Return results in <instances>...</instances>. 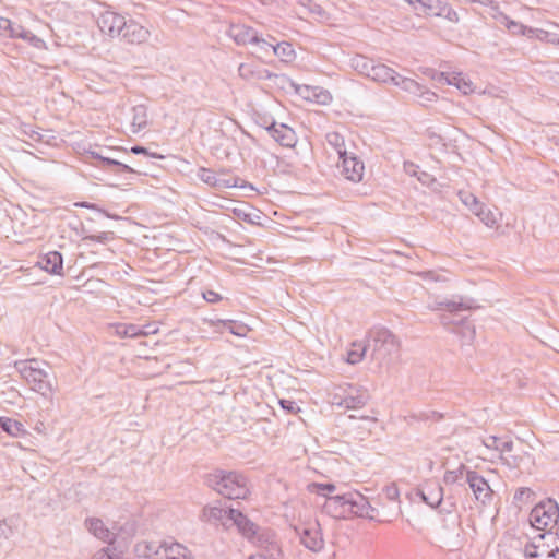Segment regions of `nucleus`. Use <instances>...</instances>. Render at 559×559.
Here are the masks:
<instances>
[{
  "mask_svg": "<svg viewBox=\"0 0 559 559\" xmlns=\"http://www.w3.org/2000/svg\"><path fill=\"white\" fill-rule=\"evenodd\" d=\"M323 511L334 519H348L350 516L376 520L377 509L359 491L352 490L342 495L326 497Z\"/></svg>",
  "mask_w": 559,
  "mask_h": 559,
  "instance_id": "obj_1",
  "label": "nucleus"
},
{
  "mask_svg": "<svg viewBox=\"0 0 559 559\" xmlns=\"http://www.w3.org/2000/svg\"><path fill=\"white\" fill-rule=\"evenodd\" d=\"M204 483L218 495L230 499H246L250 492L249 480L240 472L215 469L205 475Z\"/></svg>",
  "mask_w": 559,
  "mask_h": 559,
  "instance_id": "obj_2",
  "label": "nucleus"
},
{
  "mask_svg": "<svg viewBox=\"0 0 559 559\" xmlns=\"http://www.w3.org/2000/svg\"><path fill=\"white\" fill-rule=\"evenodd\" d=\"M474 299H464L461 296L454 297L453 299H444L437 302V310L443 311L440 316L442 325L449 328L454 325L453 332L463 333V336L468 341H472L475 335V329L468 322L466 318L460 316V312L471 310L475 307Z\"/></svg>",
  "mask_w": 559,
  "mask_h": 559,
  "instance_id": "obj_3",
  "label": "nucleus"
},
{
  "mask_svg": "<svg viewBox=\"0 0 559 559\" xmlns=\"http://www.w3.org/2000/svg\"><path fill=\"white\" fill-rule=\"evenodd\" d=\"M370 356L380 365L390 364L399 356L400 341L386 328L376 326L372 328L367 337Z\"/></svg>",
  "mask_w": 559,
  "mask_h": 559,
  "instance_id": "obj_4",
  "label": "nucleus"
},
{
  "mask_svg": "<svg viewBox=\"0 0 559 559\" xmlns=\"http://www.w3.org/2000/svg\"><path fill=\"white\" fill-rule=\"evenodd\" d=\"M14 368L29 384L31 389L47 400H52L55 388L49 374L38 366V360L27 359L14 362Z\"/></svg>",
  "mask_w": 559,
  "mask_h": 559,
  "instance_id": "obj_5",
  "label": "nucleus"
},
{
  "mask_svg": "<svg viewBox=\"0 0 559 559\" xmlns=\"http://www.w3.org/2000/svg\"><path fill=\"white\" fill-rule=\"evenodd\" d=\"M229 520L242 537L255 546L271 544L273 536H275L273 531L258 526L237 509L229 512Z\"/></svg>",
  "mask_w": 559,
  "mask_h": 559,
  "instance_id": "obj_6",
  "label": "nucleus"
},
{
  "mask_svg": "<svg viewBox=\"0 0 559 559\" xmlns=\"http://www.w3.org/2000/svg\"><path fill=\"white\" fill-rule=\"evenodd\" d=\"M559 520V507L556 500L545 499L537 503L530 512L528 521L531 525L538 530L548 532Z\"/></svg>",
  "mask_w": 559,
  "mask_h": 559,
  "instance_id": "obj_7",
  "label": "nucleus"
},
{
  "mask_svg": "<svg viewBox=\"0 0 559 559\" xmlns=\"http://www.w3.org/2000/svg\"><path fill=\"white\" fill-rule=\"evenodd\" d=\"M370 80L378 83H391L409 93H416L420 90L419 84L413 79L402 76L392 68L376 61L373 62Z\"/></svg>",
  "mask_w": 559,
  "mask_h": 559,
  "instance_id": "obj_8",
  "label": "nucleus"
},
{
  "mask_svg": "<svg viewBox=\"0 0 559 559\" xmlns=\"http://www.w3.org/2000/svg\"><path fill=\"white\" fill-rule=\"evenodd\" d=\"M87 154L94 158L100 162V165L98 167L110 171L115 176L119 177L121 180L124 181V183H130L133 176L139 174L135 169H133L131 166H129L126 163H122L116 158L105 156L98 151H87Z\"/></svg>",
  "mask_w": 559,
  "mask_h": 559,
  "instance_id": "obj_9",
  "label": "nucleus"
},
{
  "mask_svg": "<svg viewBox=\"0 0 559 559\" xmlns=\"http://www.w3.org/2000/svg\"><path fill=\"white\" fill-rule=\"evenodd\" d=\"M369 395L366 390L348 385L344 391V395L334 394L332 404L346 409H358L364 407L368 402Z\"/></svg>",
  "mask_w": 559,
  "mask_h": 559,
  "instance_id": "obj_10",
  "label": "nucleus"
},
{
  "mask_svg": "<svg viewBox=\"0 0 559 559\" xmlns=\"http://www.w3.org/2000/svg\"><path fill=\"white\" fill-rule=\"evenodd\" d=\"M466 484L473 491L476 501L484 506L491 502L493 491L488 481L476 471L466 472Z\"/></svg>",
  "mask_w": 559,
  "mask_h": 559,
  "instance_id": "obj_11",
  "label": "nucleus"
},
{
  "mask_svg": "<svg viewBox=\"0 0 559 559\" xmlns=\"http://www.w3.org/2000/svg\"><path fill=\"white\" fill-rule=\"evenodd\" d=\"M265 131L283 147L293 148L297 143V135L294 129L285 123H277L274 119L265 126Z\"/></svg>",
  "mask_w": 559,
  "mask_h": 559,
  "instance_id": "obj_12",
  "label": "nucleus"
},
{
  "mask_svg": "<svg viewBox=\"0 0 559 559\" xmlns=\"http://www.w3.org/2000/svg\"><path fill=\"white\" fill-rule=\"evenodd\" d=\"M126 21L124 16L114 11H105L98 16L97 24L102 33L110 37H119Z\"/></svg>",
  "mask_w": 559,
  "mask_h": 559,
  "instance_id": "obj_13",
  "label": "nucleus"
},
{
  "mask_svg": "<svg viewBox=\"0 0 559 559\" xmlns=\"http://www.w3.org/2000/svg\"><path fill=\"white\" fill-rule=\"evenodd\" d=\"M552 532H544L537 534L533 537L528 543L524 546V557L525 558H538L547 555L549 546L555 538Z\"/></svg>",
  "mask_w": 559,
  "mask_h": 559,
  "instance_id": "obj_14",
  "label": "nucleus"
},
{
  "mask_svg": "<svg viewBox=\"0 0 559 559\" xmlns=\"http://www.w3.org/2000/svg\"><path fill=\"white\" fill-rule=\"evenodd\" d=\"M300 543L309 550L319 552L324 547V539L318 523L302 526L299 531Z\"/></svg>",
  "mask_w": 559,
  "mask_h": 559,
  "instance_id": "obj_15",
  "label": "nucleus"
},
{
  "mask_svg": "<svg viewBox=\"0 0 559 559\" xmlns=\"http://www.w3.org/2000/svg\"><path fill=\"white\" fill-rule=\"evenodd\" d=\"M85 525L91 534L98 539L108 543L107 547H120V535L111 532L100 519L92 518L85 521Z\"/></svg>",
  "mask_w": 559,
  "mask_h": 559,
  "instance_id": "obj_16",
  "label": "nucleus"
},
{
  "mask_svg": "<svg viewBox=\"0 0 559 559\" xmlns=\"http://www.w3.org/2000/svg\"><path fill=\"white\" fill-rule=\"evenodd\" d=\"M342 174L353 182L362 180L365 165L355 154L348 153L341 159Z\"/></svg>",
  "mask_w": 559,
  "mask_h": 559,
  "instance_id": "obj_17",
  "label": "nucleus"
},
{
  "mask_svg": "<svg viewBox=\"0 0 559 559\" xmlns=\"http://www.w3.org/2000/svg\"><path fill=\"white\" fill-rule=\"evenodd\" d=\"M240 78L247 81H264L271 79L286 80L284 75H277L254 63H241L238 68Z\"/></svg>",
  "mask_w": 559,
  "mask_h": 559,
  "instance_id": "obj_18",
  "label": "nucleus"
},
{
  "mask_svg": "<svg viewBox=\"0 0 559 559\" xmlns=\"http://www.w3.org/2000/svg\"><path fill=\"white\" fill-rule=\"evenodd\" d=\"M227 35L239 46L259 41V32L245 24H231L227 29Z\"/></svg>",
  "mask_w": 559,
  "mask_h": 559,
  "instance_id": "obj_19",
  "label": "nucleus"
},
{
  "mask_svg": "<svg viewBox=\"0 0 559 559\" xmlns=\"http://www.w3.org/2000/svg\"><path fill=\"white\" fill-rule=\"evenodd\" d=\"M148 36L150 32L144 26L133 20H128L119 37L130 44H141L146 41Z\"/></svg>",
  "mask_w": 559,
  "mask_h": 559,
  "instance_id": "obj_20",
  "label": "nucleus"
},
{
  "mask_svg": "<svg viewBox=\"0 0 559 559\" xmlns=\"http://www.w3.org/2000/svg\"><path fill=\"white\" fill-rule=\"evenodd\" d=\"M420 499L431 508H437L443 500V488L436 481L427 483L417 491Z\"/></svg>",
  "mask_w": 559,
  "mask_h": 559,
  "instance_id": "obj_21",
  "label": "nucleus"
},
{
  "mask_svg": "<svg viewBox=\"0 0 559 559\" xmlns=\"http://www.w3.org/2000/svg\"><path fill=\"white\" fill-rule=\"evenodd\" d=\"M38 266L49 274L62 275L63 258L58 251H49L43 254L38 262Z\"/></svg>",
  "mask_w": 559,
  "mask_h": 559,
  "instance_id": "obj_22",
  "label": "nucleus"
},
{
  "mask_svg": "<svg viewBox=\"0 0 559 559\" xmlns=\"http://www.w3.org/2000/svg\"><path fill=\"white\" fill-rule=\"evenodd\" d=\"M162 559H193L191 551L173 539L163 540Z\"/></svg>",
  "mask_w": 559,
  "mask_h": 559,
  "instance_id": "obj_23",
  "label": "nucleus"
},
{
  "mask_svg": "<svg viewBox=\"0 0 559 559\" xmlns=\"http://www.w3.org/2000/svg\"><path fill=\"white\" fill-rule=\"evenodd\" d=\"M198 178L204 183L219 189L238 187L237 179H223L218 178L216 174L209 168L200 167L198 170Z\"/></svg>",
  "mask_w": 559,
  "mask_h": 559,
  "instance_id": "obj_24",
  "label": "nucleus"
},
{
  "mask_svg": "<svg viewBox=\"0 0 559 559\" xmlns=\"http://www.w3.org/2000/svg\"><path fill=\"white\" fill-rule=\"evenodd\" d=\"M382 492L389 501L395 504V507L390 512L391 516L384 519H378L376 516L374 521H378L380 523H391L393 519L397 518L401 514L400 490L394 483H391L383 487Z\"/></svg>",
  "mask_w": 559,
  "mask_h": 559,
  "instance_id": "obj_25",
  "label": "nucleus"
},
{
  "mask_svg": "<svg viewBox=\"0 0 559 559\" xmlns=\"http://www.w3.org/2000/svg\"><path fill=\"white\" fill-rule=\"evenodd\" d=\"M163 548V540L159 542H138L134 546V554L139 558L144 559H162L160 550Z\"/></svg>",
  "mask_w": 559,
  "mask_h": 559,
  "instance_id": "obj_26",
  "label": "nucleus"
},
{
  "mask_svg": "<svg viewBox=\"0 0 559 559\" xmlns=\"http://www.w3.org/2000/svg\"><path fill=\"white\" fill-rule=\"evenodd\" d=\"M132 119L130 129L132 133H138L147 126V108L145 105L132 107Z\"/></svg>",
  "mask_w": 559,
  "mask_h": 559,
  "instance_id": "obj_27",
  "label": "nucleus"
},
{
  "mask_svg": "<svg viewBox=\"0 0 559 559\" xmlns=\"http://www.w3.org/2000/svg\"><path fill=\"white\" fill-rule=\"evenodd\" d=\"M234 510L233 508H221V507H206L204 508L203 514L207 521L214 523H221L223 525H227L229 520V512Z\"/></svg>",
  "mask_w": 559,
  "mask_h": 559,
  "instance_id": "obj_28",
  "label": "nucleus"
},
{
  "mask_svg": "<svg viewBox=\"0 0 559 559\" xmlns=\"http://www.w3.org/2000/svg\"><path fill=\"white\" fill-rule=\"evenodd\" d=\"M483 444L487 449H492L499 453H509L513 449V442L508 438H499L496 436H488L483 440Z\"/></svg>",
  "mask_w": 559,
  "mask_h": 559,
  "instance_id": "obj_29",
  "label": "nucleus"
},
{
  "mask_svg": "<svg viewBox=\"0 0 559 559\" xmlns=\"http://www.w3.org/2000/svg\"><path fill=\"white\" fill-rule=\"evenodd\" d=\"M441 76L444 79L447 84L455 86L463 94H468L473 91L472 83L467 81L462 73H441Z\"/></svg>",
  "mask_w": 559,
  "mask_h": 559,
  "instance_id": "obj_30",
  "label": "nucleus"
},
{
  "mask_svg": "<svg viewBox=\"0 0 559 559\" xmlns=\"http://www.w3.org/2000/svg\"><path fill=\"white\" fill-rule=\"evenodd\" d=\"M115 333L120 337L135 338L139 336H146L147 332L138 324L118 323L115 325Z\"/></svg>",
  "mask_w": 559,
  "mask_h": 559,
  "instance_id": "obj_31",
  "label": "nucleus"
},
{
  "mask_svg": "<svg viewBox=\"0 0 559 559\" xmlns=\"http://www.w3.org/2000/svg\"><path fill=\"white\" fill-rule=\"evenodd\" d=\"M257 546L260 547L262 551L255 555H251L249 559H278L281 556V548L276 542L275 536H273L271 544Z\"/></svg>",
  "mask_w": 559,
  "mask_h": 559,
  "instance_id": "obj_32",
  "label": "nucleus"
},
{
  "mask_svg": "<svg viewBox=\"0 0 559 559\" xmlns=\"http://www.w3.org/2000/svg\"><path fill=\"white\" fill-rule=\"evenodd\" d=\"M325 140L328 144L334 148L338 155V158L346 156L348 154L346 146H345V140L344 136L341 135L338 132L332 131L328 132L325 135Z\"/></svg>",
  "mask_w": 559,
  "mask_h": 559,
  "instance_id": "obj_33",
  "label": "nucleus"
},
{
  "mask_svg": "<svg viewBox=\"0 0 559 559\" xmlns=\"http://www.w3.org/2000/svg\"><path fill=\"white\" fill-rule=\"evenodd\" d=\"M374 60L357 55L352 59V67L361 75L370 79Z\"/></svg>",
  "mask_w": 559,
  "mask_h": 559,
  "instance_id": "obj_34",
  "label": "nucleus"
},
{
  "mask_svg": "<svg viewBox=\"0 0 559 559\" xmlns=\"http://www.w3.org/2000/svg\"><path fill=\"white\" fill-rule=\"evenodd\" d=\"M0 430L5 431L11 437H19L25 432L22 423L9 417H0Z\"/></svg>",
  "mask_w": 559,
  "mask_h": 559,
  "instance_id": "obj_35",
  "label": "nucleus"
},
{
  "mask_svg": "<svg viewBox=\"0 0 559 559\" xmlns=\"http://www.w3.org/2000/svg\"><path fill=\"white\" fill-rule=\"evenodd\" d=\"M447 3L440 1V0H423V2L419 3L418 10L421 13L426 15L431 16H441V12L443 11V7H445Z\"/></svg>",
  "mask_w": 559,
  "mask_h": 559,
  "instance_id": "obj_36",
  "label": "nucleus"
},
{
  "mask_svg": "<svg viewBox=\"0 0 559 559\" xmlns=\"http://www.w3.org/2000/svg\"><path fill=\"white\" fill-rule=\"evenodd\" d=\"M272 50L276 57L285 62L293 61L296 57L293 46L287 41L275 44V46H272Z\"/></svg>",
  "mask_w": 559,
  "mask_h": 559,
  "instance_id": "obj_37",
  "label": "nucleus"
},
{
  "mask_svg": "<svg viewBox=\"0 0 559 559\" xmlns=\"http://www.w3.org/2000/svg\"><path fill=\"white\" fill-rule=\"evenodd\" d=\"M461 202L474 214L484 205L478 198L469 191H459L457 193Z\"/></svg>",
  "mask_w": 559,
  "mask_h": 559,
  "instance_id": "obj_38",
  "label": "nucleus"
},
{
  "mask_svg": "<svg viewBox=\"0 0 559 559\" xmlns=\"http://www.w3.org/2000/svg\"><path fill=\"white\" fill-rule=\"evenodd\" d=\"M367 352H369L368 344L354 343L352 349L347 353V362L352 365L360 362Z\"/></svg>",
  "mask_w": 559,
  "mask_h": 559,
  "instance_id": "obj_39",
  "label": "nucleus"
},
{
  "mask_svg": "<svg viewBox=\"0 0 559 559\" xmlns=\"http://www.w3.org/2000/svg\"><path fill=\"white\" fill-rule=\"evenodd\" d=\"M495 19H497L503 26H506V28L513 35H520V32L524 25L510 19L508 15L500 11L497 13V15H495Z\"/></svg>",
  "mask_w": 559,
  "mask_h": 559,
  "instance_id": "obj_40",
  "label": "nucleus"
},
{
  "mask_svg": "<svg viewBox=\"0 0 559 559\" xmlns=\"http://www.w3.org/2000/svg\"><path fill=\"white\" fill-rule=\"evenodd\" d=\"M218 323H222L231 334L239 337H245L249 331L246 324L234 320H218Z\"/></svg>",
  "mask_w": 559,
  "mask_h": 559,
  "instance_id": "obj_41",
  "label": "nucleus"
},
{
  "mask_svg": "<svg viewBox=\"0 0 559 559\" xmlns=\"http://www.w3.org/2000/svg\"><path fill=\"white\" fill-rule=\"evenodd\" d=\"M466 472H473V469L467 468L465 465H460L456 469L447 471L443 480L447 484H455L462 478L466 479Z\"/></svg>",
  "mask_w": 559,
  "mask_h": 559,
  "instance_id": "obj_42",
  "label": "nucleus"
},
{
  "mask_svg": "<svg viewBox=\"0 0 559 559\" xmlns=\"http://www.w3.org/2000/svg\"><path fill=\"white\" fill-rule=\"evenodd\" d=\"M20 39L25 40L26 43H28L32 47H34L36 49H40V50L47 49V45H46L45 40L27 29H24V33H20Z\"/></svg>",
  "mask_w": 559,
  "mask_h": 559,
  "instance_id": "obj_43",
  "label": "nucleus"
},
{
  "mask_svg": "<svg viewBox=\"0 0 559 559\" xmlns=\"http://www.w3.org/2000/svg\"><path fill=\"white\" fill-rule=\"evenodd\" d=\"M92 559H124L122 550L118 547H105L98 550Z\"/></svg>",
  "mask_w": 559,
  "mask_h": 559,
  "instance_id": "obj_44",
  "label": "nucleus"
},
{
  "mask_svg": "<svg viewBox=\"0 0 559 559\" xmlns=\"http://www.w3.org/2000/svg\"><path fill=\"white\" fill-rule=\"evenodd\" d=\"M310 490H311V492H314L319 496L326 498V497H331L329 493L334 492L336 490V487L334 484H331V483H326V484L313 483L310 485Z\"/></svg>",
  "mask_w": 559,
  "mask_h": 559,
  "instance_id": "obj_45",
  "label": "nucleus"
},
{
  "mask_svg": "<svg viewBox=\"0 0 559 559\" xmlns=\"http://www.w3.org/2000/svg\"><path fill=\"white\" fill-rule=\"evenodd\" d=\"M475 215L488 227H493L497 224L495 214L483 205Z\"/></svg>",
  "mask_w": 559,
  "mask_h": 559,
  "instance_id": "obj_46",
  "label": "nucleus"
},
{
  "mask_svg": "<svg viewBox=\"0 0 559 559\" xmlns=\"http://www.w3.org/2000/svg\"><path fill=\"white\" fill-rule=\"evenodd\" d=\"M84 240H91L98 243H106L114 239V233L112 231H102L96 235H87L83 238Z\"/></svg>",
  "mask_w": 559,
  "mask_h": 559,
  "instance_id": "obj_47",
  "label": "nucleus"
},
{
  "mask_svg": "<svg viewBox=\"0 0 559 559\" xmlns=\"http://www.w3.org/2000/svg\"><path fill=\"white\" fill-rule=\"evenodd\" d=\"M537 39L544 43H550L554 45H559V35L556 33H550L539 28L537 33Z\"/></svg>",
  "mask_w": 559,
  "mask_h": 559,
  "instance_id": "obj_48",
  "label": "nucleus"
},
{
  "mask_svg": "<svg viewBox=\"0 0 559 559\" xmlns=\"http://www.w3.org/2000/svg\"><path fill=\"white\" fill-rule=\"evenodd\" d=\"M278 404L288 414H296L300 411L298 404L293 400L282 399L278 401Z\"/></svg>",
  "mask_w": 559,
  "mask_h": 559,
  "instance_id": "obj_49",
  "label": "nucleus"
},
{
  "mask_svg": "<svg viewBox=\"0 0 559 559\" xmlns=\"http://www.w3.org/2000/svg\"><path fill=\"white\" fill-rule=\"evenodd\" d=\"M22 132L27 135L31 140L35 141V142H41L43 141V135L39 133L38 130H36L33 126L31 124H24L22 127Z\"/></svg>",
  "mask_w": 559,
  "mask_h": 559,
  "instance_id": "obj_50",
  "label": "nucleus"
},
{
  "mask_svg": "<svg viewBox=\"0 0 559 559\" xmlns=\"http://www.w3.org/2000/svg\"><path fill=\"white\" fill-rule=\"evenodd\" d=\"M440 17H444L452 23H457L460 20L457 12L448 3L445 4V7H443V11L441 12Z\"/></svg>",
  "mask_w": 559,
  "mask_h": 559,
  "instance_id": "obj_51",
  "label": "nucleus"
},
{
  "mask_svg": "<svg viewBox=\"0 0 559 559\" xmlns=\"http://www.w3.org/2000/svg\"><path fill=\"white\" fill-rule=\"evenodd\" d=\"M532 495L533 491L530 488L521 487L514 492L513 499L514 501L524 502L527 501Z\"/></svg>",
  "mask_w": 559,
  "mask_h": 559,
  "instance_id": "obj_52",
  "label": "nucleus"
},
{
  "mask_svg": "<svg viewBox=\"0 0 559 559\" xmlns=\"http://www.w3.org/2000/svg\"><path fill=\"white\" fill-rule=\"evenodd\" d=\"M14 530L7 520L0 521V538L8 539L13 536Z\"/></svg>",
  "mask_w": 559,
  "mask_h": 559,
  "instance_id": "obj_53",
  "label": "nucleus"
},
{
  "mask_svg": "<svg viewBox=\"0 0 559 559\" xmlns=\"http://www.w3.org/2000/svg\"><path fill=\"white\" fill-rule=\"evenodd\" d=\"M546 557L548 559H559V536L555 535V538L549 546Z\"/></svg>",
  "mask_w": 559,
  "mask_h": 559,
  "instance_id": "obj_54",
  "label": "nucleus"
},
{
  "mask_svg": "<svg viewBox=\"0 0 559 559\" xmlns=\"http://www.w3.org/2000/svg\"><path fill=\"white\" fill-rule=\"evenodd\" d=\"M202 297L209 304H217V302H219L223 299V297L218 293H216V292H214L212 289L203 290L202 292Z\"/></svg>",
  "mask_w": 559,
  "mask_h": 559,
  "instance_id": "obj_55",
  "label": "nucleus"
},
{
  "mask_svg": "<svg viewBox=\"0 0 559 559\" xmlns=\"http://www.w3.org/2000/svg\"><path fill=\"white\" fill-rule=\"evenodd\" d=\"M24 27L22 25H16L14 23H10V27L5 32L4 37L8 38H20V33H24Z\"/></svg>",
  "mask_w": 559,
  "mask_h": 559,
  "instance_id": "obj_56",
  "label": "nucleus"
},
{
  "mask_svg": "<svg viewBox=\"0 0 559 559\" xmlns=\"http://www.w3.org/2000/svg\"><path fill=\"white\" fill-rule=\"evenodd\" d=\"M269 38L271 39V41L259 35V41L253 43L252 45H258L262 50H267L269 48L272 49V46H275V39L272 36H269Z\"/></svg>",
  "mask_w": 559,
  "mask_h": 559,
  "instance_id": "obj_57",
  "label": "nucleus"
},
{
  "mask_svg": "<svg viewBox=\"0 0 559 559\" xmlns=\"http://www.w3.org/2000/svg\"><path fill=\"white\" fill-rule=\"evenodd\" d=\"M539 32V28H533L531 26L523 25L520 35L525 36L527 38H536L537 39V33Z\"/></svg>",
  "mask_w": 559,
  "mask_h": 559,
  "instance_id": "obj_58",
  "label": "nucleus"
},
{
  "mask_svg": "<svg viewBox=\"0 0 559 559\" xmlns=\"http://www.w3.org/2000/svg\"><path fill=\"white\" fill-rule=\"evenodd\" d=\"M416 418L421 419V420H428V419L438 420L441 418V415L437 412L420 413V414L416 415Z\"/></svg>",
  "mask_w": 559,
  "mask_h": 559,
  "instance_id": "obj_59",
  "label": "nucleus"
},
{
  "mask_svg": "<svg viewBox=\"0 0 559 559\" xmlns=\"http://www.w3.org/2000/svg\"><path fill=\"white\" fill-rule=\"evenodd\" d=\"M130 152H131V153H133V154H136V155H139V154H143V155H146V156H155L154 154H151V153L147 151V148H146V147H144V146H140V145H134V146H132V147H131V150H130Z\"/></svg>",
  "mask_w": 559,
  "mask_h": 559,
  "instance_id": "obj_60",
  "label": "nucleus"
},
{
  "mask_svg": "<svg viewBox=\"0 0 559 559\" xmlns=\"http://www.w3.org/2000/svg\"><path fill=\"white\" fill-rule=\"evenodd\" d=\"M11 20L0 16V36L5 35V32L10 27Z\"/></svg>",
  "mask_w": 559,
  "mask_h": 559,
  "instance_id": "obj_61",
  "label": "nucleus"
},
{
  "mask_svg": "<svg viewBox=\"0 0 559 559\" xmlns=\"http://www.w3.org/2000/svg\"><path fill=\"white\" fill-rule=\"evenodd\" d=\"M419 97L423 102H435L437 99V94L431 91H425L419 95Z\"/></svg>",
  "mask_w": 559,
  "mask_h": 559,
  "instance_id": "obj_62",
  "label": "nucleus"
},
{
  "mask_svg": "<svg viewBox=\"0 0 559 559\" xmlns=\"http://www.w3.org/2000/svg\"><path fill=\"white\" fill-rule=\"evenodd\" d=\"M76 205H78V206H81V207L90 209V210H97V211H99V212L105 213V211H103V210L98 209V207H97V205H96V204H94V203L81 202V203H78Z\"/></svg>",
  "mask_w": 559,
  "mask_h": 559,
  "instance_id": "obj_63",
  "label": "nucleus"
},
{
  "mask_svg": "<svg viewBox=\"0 0 559 559\" xmlns=\"http://www.w3.org/2000/svg\"><path fill=\"white\" fill-rule=\"evenodd\" d=\"M140 326L142 329H144L145 332H147L146 335L154 334L157 331V329H155L153 324H145V325H140Z\"/></svg>",
  "mask_w": 559,
  "mask_h": 559,
  "instance_id": "obj_64",
  "label": "nucleus"
}]
</instances>
